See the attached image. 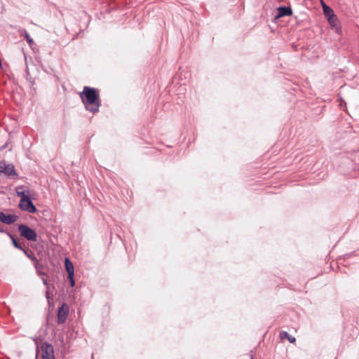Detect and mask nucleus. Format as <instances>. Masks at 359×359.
Segmentation results:
<instances>
[{
  "label": "nucleus",
  "mask_w": 359,
  "mask_h": 359,
  "mask_svg": "<svg viewBox=\"0 0 359 359\" xmlns=\"http://www.w3.org/2000/svg\"><path fill=\"white\" fill-rule=\"evenodd\" d=\"M6 233L11 238V239L12 241V243L15 248H16L19 250H24V248L21 246V245L16 241V239L15 238V237L13 234H11L9 232H7Z\"/></svg>",
  "instance_id": "nucleus-14"
},
{
  "label": "nucleus",
  "mask_w": 359,
  "mask_h": 359,
  "mask_svg": "<svg viewBox=\"0 0 359 359\" xmlns=\"http://www.w3.org/2000/svg\"><path fill=\"white\" fill-rule=\"evenodd\" d=\"M327 20H328L330 25H331V27H337L338 19H337V17L336 16V15L328 18Z\"/></svg>",
  "instance_id": "nucleus-15"
},
{
  "label": "nucleus",
  "mask_w": 359,
  "mask_h": 359,
  "mask_svg": "<svg viewBox=\"0 0 359 359\" xmlns=\"http://www.w3.org/2000/svg\"><path fill=\"white\" fill-rule=\"evenodd\" d=\"M20 33L22 36H24L26 39L28 44L31 46L32 44H34V41L28 34L26 29H22L20 30Z\"/></svg>",
  "instance_id": "nucleus-11"
},
{
  "label": "nucleus",
  "mask_w": 359,
  "mask_h": 359,
  "mask_svg": "<svg viewBox=\"0 0 359 359\" xmlns=\"http://www.w3.org/2000/svg\"><path fill=\"white\" fill-rule=\"evenodd\" d=\"M1 174H4L6 177L12 179L18 177L15 166L11 163L6 164L4 161H0V175Z\"/></svg>",
  "instance_id": "nucleus-3"
},
{
  "label": "nucleus",
  "mask_w": 359,
  "mask_h": 359,
  "mask_svg": "<svg viewBox=\"0 0 359 359\" xmlns=\"http://www.w3.org/2000/svg\"><path fill=\"white\" fill-rule=\"evenodd\" d=\"M65 269L67 272V274L70 275L71 276H72V275H74V265H73L72 262L69 260V259L67 257H65Z\"/></svg>",
  "instance_id": "nucleus-9"
},
{
  "label": "nucleus",
  "mask_w": 359,
  "mask_h": 359,
  "mask_svg": "<svg viewBox=\"0 0 359 359\" xmlns=\"http://www.w3.org/2000/svg\"><path fill=\"white\" fill-rule=\"evenodd\" d=\"M322 6L323 9V13L327 18L334 15L333 10L327 6L323 1H322Z\"/></svg>",
  "instance_id": "nucleus-10"
},
{
  "label": "nucleus",
  "mask_w": 359,
  "mask_h": 359,
  "mask_svg": "<svg viewBox=\"0 0 359 359\" xmlns=\"http://www.w3.org/2000/svg\"><path fill=\"white\" fill-rule=\"evenodd\" d=\"M80 97L88 111H98L100 106L99 91H81Z\"/></svg>",
  "instance_id": "nucleus-1"
},
{
  "label": "nucleus",
  "mask_w": 359,
  "mask_h": 359,
  "mask_svg": "<svg viewBox=\"0 0 359 359\" xmlns=\"http://www.w3.org/2000/svg\"><path fill=\"white\" fill-rule=\"evenodd\" d=\"M18 231L20 236L29 241L36 242L37 241V234L36 231L26 224H20Z\"/></svg>",
  "instance_id": "nucleus-2"
},
{
  "label": "nucleus",
  "mask_w": 359,
  "mask_h": 359,
  "mask_svg": "<svg viewBox=\"0 0 359 359\" xmlns=\"http://www.w3.org/2000/svg\"><path fill=\"white\" fill-rule=\"evenodd\" d=\"M292 14V11L290 7L286 6H280L278 8V18L283 17V16H289Z\"/></svg>",
  "instance_id": "nucleus-8"
},
{
  "label": "nucleus",
  "mask_w": 359,
  "mask_h": 359,
  "mask_svg": "<svg viewBox=\"0 0 359 359\" xmlns=\"http://www.w3.org/2000/svg\"><path fill=\"white\" fill-rule=\"evenodd\" d=\"M67 278L69 280L70 285L72 287H74L75 285V280H74V275H72V276L70 275H68Z\"/></svg>",
  "instance_id": "nucleus-17"
},
{
  "label": "nucleus",
  "mask_w": 359,
  "mask_h": 359,
  "mask_svg": "<svg viewBox=\"0 0 359 359\" xmlns=\"http://www.w3.org/2000/svg\"><path fill=\"white\" fill-rule=\"evenodd\" d=\"M42 359H55L54 350L51 344L45 342L41 346Z\"/></svg>",
  "instance_id": "nucleus-6"
},
{
  "label": "nucleus",
  "mask_w": 359,
  "mask_h": 359,
  "mask_svg": "<svg viewBox=\"0 0 359 359\" xmlns=\"http://www.w3.org/2000/svg\"><path fill=\"white\" fill-rule=\"evenodd\" d=\"M46 297L48 301V302H50V293H49V289H47L46 290Z\"/></svg>",
  "instance_id": "nucleus-19"
},
{
  "label": "nucleus",
  "mask_w": 359,
  "mask_h": 359,
  "mask_svg": "<svg viewBox=\"0 0 359 359\" xmlns=\"http://www.w3.org/2000/svg\"><path fill=\"white\" fill-rule=\"evenodd\" d=\"M42 280H43V283H44V285H46V288L47 289H49V285L48 283V281L46 279H45L44 278H42Z\"/></svg>",
  "instance_id": "nucleus-18"
},
{
  "label": "nucleus",
  "mask_w": 359,
  "mask_h": 359,
  "mask_svg": "<svg viewBox=\"0 0 359 359\" xmlns=\"http://www.w3.org/2000/svg\"><path fill=\"white\" fill-rule=\"evenodd\" d=\"M343 104H344V105H346V102L344 101L341 100V102L339 104L341 107H342Z\"/></svg>",
  "instance_id": "nucleus-21"
},
{
  "label": "nucleus",
  "mask_w": 359,
  "mask_h": 359,
  "mask_svg": "<svg viewBox=\"0 0 359 359\" xmlns=\"http://www.w3.org/2000/svg\"><path fill=\"white\" fill-rule=\"evenodd\" d=\"M83 90H97L95 88L89 87V86H84Z\"/></svg>",
  "instance_id": "nucleus-20"
},
{
  "label": "nucleus",
  "mask_w": 359,
  "mask_h": 359,
  "mask_svg": "<svg viewBox=\"0 0 359 359\" xmlns=\"http://www.w3.org/2000/svg\"><path fill=\"white\" fill-rule=\"evenodd\" d=\"M22 189H23V187H22V186L16 187L15 190H16L17 195L18 196L21 197V199L27 198L29 197V196L28 194H26L25 191H23Z\"/></svg>",
  "instance_id": "nucleus-12"
},
{
  "label": "nucleus",
  "mask_w": 359,
  "mask_h": 359,
  "mask_svg": "<svg viewBox=\"0 0 359 359\" xmlns=\"http://www.w3.org/2000/svg\"><path fill=\"white\" fill-rule=\"evenodd\" d=\"M18 207L20 210L29 213H35L37 211L35 205L30 199V197L20 199Z\"/></svg>",
  "instance_id": "nucleus-4"
},
{
  "label": "nucleus",
  "mask_w": 359,
  "mask_h": 359,
  "mask_svg": "<svg viewBox=\"0 0 359 359\" xmlns=\"http://www.w3.org/2000/svg\"><path fill=\"white\" fill-rule=\"evenodd\" d=\"M280 337L282 339L286 338L289 340L290 342L294 343L296 341L295 337L290 335L287 332L283 331L280 333Z\"/></svg>",
  "instance_id": "nucleus-13"
},
{
  "label": "nucleus",
  "mask_w": 359,
  "mask_h": 359,
  "mask_svg": "<svg viewBox=\"0 0 359 359\" xmlns=\"http://www.w3.org/2000/svg\"><path fill=\"white\" fill-rule=\"evenodd\" d=\"M69 312V309L67 304L64 303L60 307H59L57 319L58 324H63L66 321Z\"/></svg>",
  "instance_id": "nucleus-5"
},
{
  "label": "nucleus",
  "mask_w": 359,
  "mask_h": 359,
  "mask_svg": "<svg viewBox=\"0 0 359 359\" xmlns=\"http://www.w3.org/2000/svg\"><path fill=\"white\" fill-rule=\"evenodd\" d=\"M24 252V253L29 258L31 259L32 261H34L35 262V264H36L38 262V260L36 258V257H34V255H30L25 249H24L22 250Z\"/></svg>",
  "instance_id": "nucleus-16"
},
{
  "label": "nucleus",
  "mask_w": 359,
  "mask_h": 359,
  "mask_svg": "<svg viewBox=\"0 0 359 359\" xmlns=\"http://www.w3.org/2000/svg\"><path fill=\"white\" fill-rule=\"evenodd\" d=\"M18 217L15 215H6L3 212H0V221L6 224H12L15 222Z\"/></svg>",
  "instance_id": "nucleus-7"
}]
</instances>
